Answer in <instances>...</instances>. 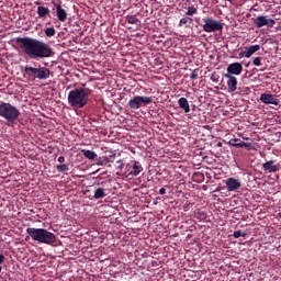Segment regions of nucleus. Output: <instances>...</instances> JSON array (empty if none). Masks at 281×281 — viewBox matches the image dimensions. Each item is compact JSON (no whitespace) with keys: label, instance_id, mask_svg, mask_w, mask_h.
<instances>
[{"label":"nucleus","instance_id":"f257e3e1","mask_svg":"<svg viewBox=\"0 0 281 281\" xmlns=\"http://www.w3.org/2000/svg\"><path fill=\"white\" fill-rule=\"evenodd\" d=\"M16 47L31 60H42L52 58V46L32 37H16Z\"/></svg>","mask_w":281,"mask_h":281},{"label":"nucleus","instance_id":"f03ea898","mask_svg":"<svg viewBox=\"0 0 281 281\" xmlns=\"http://www.w3.org/2000/svg\"><path fill=\"white\" fill-rule=\"evenodd\" d=\"M91 95V90L88 88H78L67 92V105L70 109H85L88 105V97Z\"/></svg>","mask_w":281,"mask_h":281},{"label":"nucleus","instance_id":"7ed1b4c3","mask_svg":"<svg viewBox=\"0 0 281 281\" xmlns=\"http://www.w3.org/2000/svg\"><path fill=\"white\" fill-rule=\"evenodd\" d=\"M27 236L31 240L37 241V244L52 245L55 244V234L49 233L44 228H27Z\"/></svg>","mask_w":281,"mask_h":281},{"label":"nucleus","instance_id":"20e7f679","mask_svg":"<svg viewBox=\"0 0 281 281\" xmlns=\"http://www.w3.org/2000/svg\"><path fill=\"white\" fill-rule=\"evenodd\" d=\"M0 117L9 123H15L19 119V109H15L11 103L2 102L0 103Z\"/></svg>","mask_w":281,"mask_h":281},{"label":"nucleus","instance_id":"39448f33","mask_svg":"<svg viewBox=\"0 0 281 281\" xmlns=\"http://www.w3.org/2000/svg\"><path fill=\"white\" fill-rule=\"evenodd\" d=\"M23 75H27L29 78L31 79H36V80H48L49 75H52V72H49L48 68L46 67H23Z\"/></svg>","mask_w":281,"mask_h":281},{"label":"nucleus","instance_id":"423d86ee","mask_svg":"<svg viewBox=\"0 0 281 281\" xmlns=\"http://www.w3.org/2000/svg\"><path fill=\"white\" fill-rule=\"evenodd\" d=\"M149 103H153L151 97H132V99H128V109L136 111L138 109L146 108V105H149Z\"/></svg>","mask_w":281,"mask_h":281},{"label":"nucleus","instance_id":"0eeeda50","mask_svg":"<svg viewBox=\"0 0 281 281\" xmlns=\"http://www.w3.org/2000/svg\"><path fill=\"white\" fill-rule=\"evenodd\" d=\"M201 22H204V25L201 26L202 30H204V33H214L222 31V22H218V20L204 18L201 19Z\"/></svg>","mask_w":281,"mask_h":281},{"label":"nucleus","instance_id":"6e6552de","mask_svg":"<svg viewBox=\"0 0 281 281\" xmlns=\"http://www.w3.org/2000/svg\"><path fill=\"white\" fill-rule=\"evenodd\" d=\"M121 170H125L128 173V178H135L142 172V165L138 161L132 160V162H128V167H123Z\"/></svg>","mask_w":281,"mask_h":281},{"label":"nucleus","instance_id":"1a4fd4ad","mask_svg":"<svg viewBox=\"0 0 281 281\" xmlns=\"http://www.w3.org/2000/svg\"><path fill=\"white\" fill-rule=\"evenodd\" d=\"M255 29H261V27H270L272 29V25H276V21L266 16H258L254 20Z\"/></svg>","mask_w":281,"mask_h":281},{"label":"nucleus","instance_id":"9d476101","mask_svg":"<svg viewBox=\"0 0 281 281\" xmlns=\"http://www.w3.org/2000/svg\"><path fill=\"white\" fill-rule=\"evenodd\" d=\"M241 71H244V66L240 63H233L226 66V76H240Z\"/></svg>","mask_w":281,"mask_h":281},{"label":"nucleus","instance_id":"9b49d317","mask_svg":"<svg viewBox=\"0 0 281 281\" xmlns=\"http://www.w3.org/2000/svg\"><path fill=\"white\" fill-rule=\"evenodd\" d=\"M259 101L262 104L280 105V100L276 99V95L262 93L259 95Z\"/></svg>","mask_w":281,"mask_h":281},{"label":"nucleus","instance_id":"f8f14e48","mask_svg":"<svg viewBox=\"0 0 281 281\" xmlns=\"http://www.w3.org/2000/svg\"><path fill=\"white\" fill-rule=\"evenodd\" d=\"M236 190H240V180H236V178H226V191L234 192Z\"/></svg>","mask_w":281,"mask_h":281},{"label":"nucleus","instance_id":"ddd939ff","mask_svg":"<svg viewBox=\"0 0 281 281\" xmlns=\"http://www.w3.org/2000/svg\"><path fill=\"white\" fill-rule=\"evenodd\" d=\"M274 161H266L262 164V171H266V173H276L280 171V167L273 165Z\"/></svg>","mask_w":281,"mask_h":281},{"label":"nucleus","instance_id":"4468645a","mask_svg":"<svg viewBox=\"0 0 281 281\" xmlns=\"http://www.w3.org/2000/svg\"><path fill=\"white\" fill-rule=\"evenodd\" d=\"M224 78H226V89H228L229 93H233L236 91V77H233L231 75H223Z\"/></svg>","mask_w":281,"mask_h":281},{"label":"nucleus","instance_id":"2eb2a0df","mask_svg":"<svg viewBox=\"0 0 281 281\" xmlns=\"http://www.w3.org/2000/svg\"><path fill=\"white\" fill-rule=\"evenodd\" d=\"M53 7L56 8V20L61 23L66 22V10L59 3H53Z\"/></svg>","mask_w":281,"mask_h":281},{"label":"nucleus","instance_id":"dca6fc26","mask_svg":"<svg viewBox=\"0 0 281 281\" xmlns=\"http://www.w3.org/2000/svg\"><path fill=\"white\" fill-rule=\"evenodd\" d=\"M92 160H95V166L99 167H110V164H116L113 162V160H110V158H108L106 156L94 158Z\"/></svg>","mask_w":281,"mask_h":281},{"label":"nucleus","instance_id":"f3484780","mask_svg":"<svg viewBox=\"0 0 281 281\" xmlns=\"http://www.w3.org/2000/svg\"><path fill=\"white\" fill-rule=\"evenodd\" d=\"M229 146H233V148H249V143L240 142V139L232 138L229 139Z\"/></svg>","mask_w":281,"mask_h":281},{"label":"nucleus","instance_id":"a211bd4d","mask_svg":"<svg viewBox=\"0 0 281 281\" xmlns=\"http://www.w3.org/2000/svg\"><path fill=\"white\" fill-rule=\"evenodd\" d=\"M106 189L102 187L95 188L94 194H92V199L94 200H102L103 198H106Z\"/></svg>","mask_w":281,"mask_h":281},{"label":"nucleus","instance_id":"6ab92c4d","mask_svg":"<svg viewBox=\"0 0 281 281\" xmlns=\"http://www.w3.org/2000/svg\"><path fill=\"white\" fill-rule=\"evenodd\" d=\"M37 19H48L49 16V10L47 7H37Z\"/></svg>","mask_w":281,"mask_h":281},{"label":"nucleus","instance_id":"aec40b11","mask_svg":"<svg viewBox=\"0 0 281 281\" xmlns=\"http://www.w3.org/2000/svg\"><path fill=\"white\" fill-rule=\"evenodd\" d=\"M177 103H179V109L182 110V113H189V101L186 98H179Z\"/></svg>","mask_w":281,"mask_h":281},{"label":"nucleus","instance_id":"412c9836","mask_svg":"<svg viewBox=\"0 0 281 281\" xmlns=\"http://www.w3.org/2000/svg\"><path fill=\"white\" fill-rule=\"evenodd\" d=\"M189 25H193V19L192 18L179 19V27H189Z\"/></svg>","mask_w":281,"mask_h":281},{"label":"nucleus","instance_id":"4be33fe9","mask_svg":"<svg viewBox=\"0 0 281 281\" xmlns=\"http://www.w3.org/2000/svg\"><path fill=\"white\" fill-rule=\"evenodd\" d=\"M81 156H83L85 159L93 160V159H95V151H91L88 149H81Z\"/></svg>","mask_w":281,"mask_h":281},{"label":"nucleus","instance_id":"5701e85b","mask_svg":"<svg viewBox=\"0 0 281 281\" xmlns=\"http://www.w3.org/2000/svg\"><path fill=\"white\" fill-rule=\"evenodd\" d=\"M258 49H260V46L251 45V46H248V48H246V50L240 52V53L255 54V53H258Z\"/></svg>","mask_w":281,"mask_h":281},{"label":"nucleus","instance_id":"b1692460","mask_svg":"<svg viewBox=\"0 0 281 281\" xmlns=\"http://www.w3.org/2000/svg\"><path fill=\"white\" fill-rule=\"evenodd\" d=\"M125 22H128V24L136 25L138 24V19L135 18V15H126Z\"/></svg>","mask_w":281,"mask_h":281},{"label":"nucleus","instance_id":"393cba45","mask_svg":"<svg viewBox=\"0 0 281 281\" xmlns=\"http://www.w3.org/2000/svg\"><path fill=\"white\" fill-rule=\"evenodd\" d=\"M53 36H55V29L54 27L45 29V37L52 38Z\"/></svg>","mask_w":281,"mask_h":281},{"label":"nucleus","instance_id":"a878e982","mask_svg":"<svg viewBox=\"0 0 281 281\" xmlns=\"http://www.w3.org/2000/svg\"><path fill=\"white\" fill-rule=\"evenodd\" d=\"M56 171H58L59 173L69 171V167L66 165H56Z\"/></svg>","mask_w":281,"mask_h":281},{"label":"nucleus","instance_id":"bb28decb","mask_svg":"<svg viewBox=\"0 0 281 281\" xmlns=\"http://www.w3.org/2000/svg\"><path fill=\"white\" fill-rule=\"evenodd\" d=\"M194 14H196V8L188 7L187 8V16H193Z\"/></svg>","mask_w":281,"mask_h":281},{"label":"nucleus","instance_id":"cd10ccee","mask_svg":"<svg viewBox=\"0 0 281 281\" xmlns=\"http://www.w3.org/2000/svg\"><path fill=\"white\" fill-rule=\"evenodd\" d=\"M251 65H254L255 67H260L261 66V57H255L254 59H251Z\"/></svg>","mask_w":281,"mask_h":281},{"label":"nucleus","instance_id":"c85d7f7f","mask_svg":"<svg viewBox=\"0 0 281 281\" xmlns=\"http://www.w3.org/2000/svg\"><path fill=\"white\" fill-rule=\"evenodd\" d=\"M251 55H255V53H239V54H237V57H239V58H250Z\"/></svg>","mask_w":281,"mask_h":281},{"label":"nucleus","instance_id":"c756f323","mask_svg":"<svg viewBox=\"0 0 281 281\" xmlns=\"http://www.w3.org/2000/svg\"><path fill=\"white\" fill-rule=\"evenodd\" d=\"M122 168H127V165H124V162L117 160V162H115V169L121 170Z\"/></svg>","mask_w":281,"mask_h":281},{"label":"nucleus","instance_id":"7c9ffc66","mask_svg":"<svg viewBox=\"0 0 281 281\" xmlns=\"http://www.w3.org/2000/svg\"><path fill=\"white\" fill-rule=\"evenodd\" d=\"M244 236H245V234L240 233V231H233V238H240Z\"/></svg>","mask_w":281,"mask_h":281},{"label":"nucleus","instance_id":"2f4dec72","mask_svg":"<svg viewBox=\"0 0 281 281\" xmlns=\"http://www.w3.org/2000/svg\"><path fill=\"white\" fill-rule=\"evenodd\" d=\"M190 80H196V70L190 72Z\"/></svg>","mask_w":281,"mask_h":281},{"label":"nucleus","instance_id":"473e14b6","mask_svg":"<svg viewBox=\"0 0 281 281\" xmlns=\"http://www.w3.org/2000/svg\"><path fill=\"white\" fill-rule=\"evenodd\" d=\"M212 82H218V76L212 74Z\"/></svg>","mask_w":281,"mask_h":281},{"label":"nucleus","instance_id":"72a5a7b5","mask_svg":"<svg viewBox=\"0 0 281 281\" xmlns=\"http://www.w3.org/2000/svg\"><path fill=\"white\" fill-rule=\"evenodd\" d=\"M56 162L63 164L65 162V158H63V156H59V158H56Z\"/></svg>","mask_w":281,"mask_h":281},{"label":"nucleus","instance_id":"f704fd0d","mask_svg":"<svg viewBox=\"0 0 281 281\" xmlns=\"http://www.w3.org/2000/svg\"><path fill=\"white\" fill-rule=\"evenodd\" d=\"M4 262V255H0V263Z\"/></svg>","mask_w":281,"mask_h":281},{"label":"nucleus","instance_id":"c9c22d12","mask_svg":"<svg viewBox=\"0 0 281 281\" xmlns=\"http://www.w3.org/2000/svg\"><path fill=\"white\" fill-rule=\"evenodd\" d=\"M157 194L164 195V188H161V190L157 191Z\"/></svg>","mask_w":281,"mask_h":281},{"label":"nucleus","instance_id":"e433bc0d","mask_svg":"<svg viewBox=\"0 0 281 281\" xmlns=\"http://www.w3.org/2000/svg\"><path fill=\"white\" fill-rule=\"evenodd\" d=\"M223 1H226V2H233V1H236V0H223Z\"/></svg>","mask_w":281,"mask_h":281},{"label":"nucleus","instance_id":"4c0bfd02","mask_svg":"<svg viewBox=\"0 0 281 281\" xmlns=\"http://www.w3.org/2000/svg\"><path fill=\"white\" fill-rule=\"evenodd\" d=\"M34 5H41V2H34Z\"/></svg>","mask_w":281,"mask_h":281},{"label":"nucleus","instance_id":"58836bf2","mask_svg":"<svg viewBox=\"0 0 281 281\" xmlns=\"http://www.w3.org/2000/svg\"><path fill=\"white\" fill-rule=\"evenodd\" d=\"M218 146H222V144H217Z\"/></svg>","mask_w":281,"mask_h":281}]
</instances>
